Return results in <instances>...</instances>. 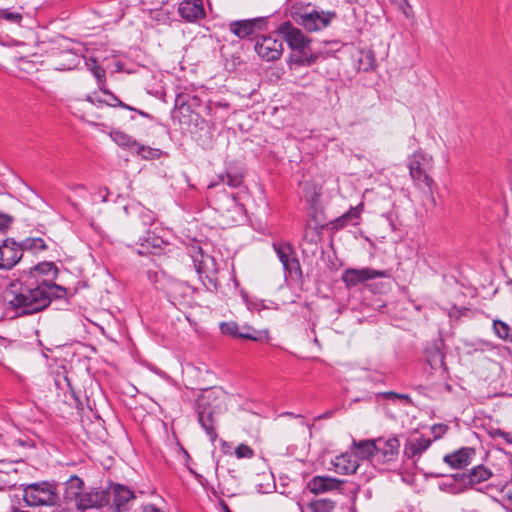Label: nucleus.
Segmentation results:
<instances>
[{
  "instance_id": "obj_1",
  "label": "nucleus",
  "mask_w": 512,
  "mask_h": 512,
  "mask_svg": "<svg viewBox=\"0 0 512 512\" xmlns=\"http://www.w3.org/2000/svg\"><path fill=\"white\" fill-rule=\"evenodd\" d=\"M292 20L307 32H319L326 29L337 17L335 11H325L312 3L296 1L289 8Z\"/></svg>"
},
{
  "instance_id": "obj_2",
  "label": "nucleus",
  "mask_w": 512,
  "mask_h": 512,
  "mask_svg": "<svg viewBox=\"0 0 512 512\" xmlns=\"http://www.w3.org/2000/svg\"><path fill=\"white\" fill-rule=\"evenodd\" d=\"M58 268L51 261H45L34 266V278L43 276L42 283L34 289V312L47 307L52 298H61L66 289L53 281L57 277Z\"/></svg>"
},
{
  "instance_id": "obj_3",
  "label": "nucleus",
  "mask_w": 512,
  "mask_h": 512,
  "mask_svg": "<svg viewBox=\"0 0 512 512\" xmlns=\"http://www.w3.org/2000/svg\"><path fill=\"white\" fill-rule=\"evenodd\" d=\"M84 482L78 476H72L66 483L64 497L68 502H74L77 510L101 508L108 504L109 493L100 489L84 491Z\"/></svg>"
},
{
  "instance_id": "obj_4",
  "label": "nucleus",
  "mask_w": 512,
  "mask_h": 512,
  "mask_svg": "<svg viewBox=\"0 0 512 512\" xmlns=\"http://www.w3.org/2000/svg\"><path fill=\"white\" fill-rule=\"evenodd\" d=\"M276 34L291 49L289 64H304L309 61L311 39L300 28L294 26L290 21H285L278 27Z\"/></svg>"
},
{
  "instance_id": "obj_5",
  "label": "nucleus",
  "mask_w": 512,
  "mask_h": 512,
  "mask_svg": "<svg viewBox=\"0 0 512 512\" xmlns=\"http://www.w3.org/2000/svg\"><path fill=\"white\" fill-rule=\"evenodd\" d=\"M433 167V157L421 150L414 152L408 163L409 174L416 185L423 184L431 189L434 180L428 175V171Z\"/></svg>"
},
{
  "instance_id": "obj_6",
  "label": "nucleus",
  "mask_w": 512,
  "mask_h": 512,
  "mask_svg": "<svg viewBox=\"0 0 512 512\" xmlns=\"http://www.w3.org/2000/svg\"><path fill=\"white\" fill-rule=\"evenodd\" d=\"M5 307H0V321L4 318H16L32 313V298L16 291H7L4 295Z\"/></svg>"
},
{
  "instance_id": "obj_7",
  "label": "nucleus",
  "mask_w": 512,
  "mask_h": 512,
  "mask_svg": "<svg viewBox=\"0 0 512 512\" xmlns=\"http://www.w3.org/2000/svg\"><path fill=\"white\" fill-rule=\"evenodd\" d=\"M374 465L386 464L397 459L400 442L396 437H379L374 439Z\"/></svg>"
},
{
  "instance_id": "obj_8",
  "label": "nucleus",
  "mask_w": 512,
  "mask_h": 512,
  "mask_svg": "<svg viewBox=\"0 0 512 512\" xmlns=\"http://www.w3.org/2000/svg\"><path fill=\"white\" fill-rule=\"evenodd\" d=\"M23 256V246L11 238H7L0 244V269H12Z\"/></svg>"
},
{
  "instance_id": "obj_9",
  "label": "nucleus",
  "mask_w": 512,
  "mask_h": 512,
  "mask_svg": "<svg viewBox=\"0 0 512 512\" xmlns=\"http://www.w3.org/2000/svg\"><path fill=\"white\" fill-rule=\"evenodd\" d=\"M255 51L263 61H275L283 52L282 41L272 36H263L256 42Z\"/></svg>"
},
{
  "instance_id": "obj_10",
  "label": "nucleus",
  "mask_w": 512,
  "mask_h": 512,
  "mask_svg": "<svg viewBox=\"0 0 512 512\" xmlns=\"http://www.w3.org/2000/svg\"><path fill=\"white\" fill-rule=\"evenodd\" d=\"M273 248L282 263L284 270L290 276L299 275L301 272L300 264L292 246L286 242H278L273 244Z\"/></svg>"
},
{
  "instance_id": "obj_11",
  "label": "nucleus",
  "mask_w": 512,
  "mask_h": 512,
  "mask_svg": "<svg viewBox=\"0 0 512 512\" xmlns=\"http://www.w3.org/2000/svg\"><path fill=\"white\" fill-rule=\"evenodd\" d=\"M59 500L56 485L52 482L34 484V506L55 505Z\"/></svg>"
},
{
  "instance_id": "obj_12",
  "label": "nucleus",
  "mask_w": 512,
  "mask_h": 512,
  "mask_svg": "<svg viewBox=\"0 0 512 512\" xmlns=\"http://www.w3.org/2000/svg\"><path fill=\"white\" fill-rule=\"evenodd\" d=\"M267 24V18L258 17L254 19L237 20L229 25L230 31L238 38L251 36L256 29H262Z\"/></svg>"
},
{
  "instance_id": "obj_13",
  "label": "nucleus",
  "mask_w": 512,
  "mask_h": 512,
  "mask_svg": "<svg viewBox=\"0 0 512 512\" xmlns=\"http://www.w3.org/2000/svg\"><path fill=\"white\" fill-rule=\"evenodd\" d=\"M385 277L383 271L372 268L347 269L343 274V281L348 286H355L367 280Z\"/></svg>"
},
{
  "instance_id": "obj_14",
  "label": "nucleus",
  "mask_w": 512,
  "mask_h": 512,
  "mask_svg": "<svg viewBox=\"0 0 512 512\" xmlns=\"http://www.w3.org/2000/svg\"><path fill=\"white\" fill-rule=\"evenodd\" d=\"M178 12L188 22H193L205 16L203 0H182Z\"/></svg>"
},
{
  "instance_id": "obj_15",
  "label": "nucleus",
  "mask_w": 512,
  "mask_h": 512,
  "mask_svg": "<svg viewBox=\"0 0 512 512\" xmlns=\"http://www.w3.org/2000/svg\"><path fill=\"white\" fill-rule=\"evenodd\" d=\"M343 481L328 477V476H315L307 484V489L313 494H321L333 490L340 489Z\"/></svg>"
},
{
  "instance_id": "obj_16",
  "label": "nucleus",
  "mask_w": 512,
  "mask_h": 512,
  "mask_svg": "<svg viewBox=\"0 0 512 512\" xmlns=\"http://www.w3.org/2000/svg\"><path fill=\"white\" fill-rule=\"evenodd\" d=\"M332 465L335 472L344 475L355 473L359 467L356 456L353 455L351 451L335 457L332 461Z\"/></svg>"
},
{
  "instance_id": "obj_17",
  "label": "nucleus",
  "mask_w": 512,
  "mask_h": 512,
  "mask_svg": "<svg viewBox=\"0 0 512 512\" xmlns=\"http://www.w3.org/2000/svg\"><path fill=\"white\" fill-rule=\"evenodd\" d=\"M474 455L475 451L472 448H461L445 455L444 462L454 469H462L472 462Z\"/></svg>"
},
{
  "instance_id": "obj_18",
  "label": "nucleus",
  "mask_w": 512,
  "mask_h": 512,
  "mask_svg": "<svg viewBox=\"0 0 512 512\" xmlns=\"http://www.w3.org/2000/svg\"><path fill=\"white\" fill-rule=\"evenodd\" d=\"M111 494L113 495V503L117 512L126 510V504L135 497L133 491L120 484L111 486Z\"/></svg>"
},
{
  "instance_id": "obj_19",
  "label": "nucleus",
  "mask_w": 512,
  "mask_h": 512,
  "mask_svg": "<svg viewBox=\"0 0 512 512\" xmlns=\"http://www.w3.org/2000/svg\"><path fill=\"white\" fill-rule=\"evenodd\" d=\"M351 452L356 456L358 462L359 460H370V462L374 465V440H362L359 442L354 441L352 444Z\"/></svg>"
},
{
  "instance_id": "obj_20",
  "label": "nucleus",
  "mask_w": 512,
  "mask_h": 512,
  "mask_svg": "<svg viewBox=\"0 0 512 512\" xmlns=\"http://www.w3.org/2000/svg\"><path fill=\"white\" fill-rule=\"evenodd\" d=\"M195 265L197 271L201 275H205V277L212 279L218 273V265L214 257L208 254H201L200 259H195Z\"/></svg>"
},
{
  "instance_id": "obj_21",
  "label": "nucleus",
  "mask_w": 512,
  "mask_h": 512,
  "mask_svg": "<svg viewBox=\"0 0 512 512\" xmlns=\"http://www.w3.org/2000/svg\"><path fill=\"white\" fill-rule=\"evenodd\" d=\"M492 473L484 466H477L473 468L470 473L460 475V481L465 485H476L488 480Z\"/></svg>"
},
{
  "instance_id": "obj_22",
  "label": "nucleus",
  "mask_w": 512,
  "mask_h": 512,
  "mask_svg": "<svg viewBox=\"0 0 512 512\" xmlns=\"http://www.w3.org/2000/svg\"><path fill=\"white\" fill-rule=\"evenodd\" d=\"M427 363L429 364L432 371L445 376L447 368L444 362V355L438 348L427 350Z\"/></svg>"
},
{
  "instance_id": "obj_23",
  "label": "nucleus",
  "mask_w": 512,
  "mask_h": 512,
  "mask_svg": "<svg viewBox=\"0 0 512 512\" xmlns=\"http://www.w3.org/2000/svg\"><path fill=\"white\" fill-rule=\"evenodd\" d=\"M363 211V203L359 204L356 207L350 208L348 212L340 216L334 221L335 228H344L345 226L352 224L357 225L360 219V215Z\"/></svg>"
},
{
  "instance_id": "obj_24",
  "label": "nucleus",
  "mask_w": 512,
  "mask_h": 512,
  "mask_svg": "<svg viewBox=\"0 0 512 512\" xmlns=\"http://www.w3.org/2000/svg\"><path fill=\"white\" fill-rule=\"evenodd\" d=\"M220 330L223 334L232 337H239L242 339H248L252 341H259L260 338L254 333L239 332V326L234 321L222 322L220 324Z\"/></svg>"
},
{
  "instance_id": "obj_25",
  "label": "nucleus",
  "mask_w": 512,
  "mask_h": 512,
  "mask_svg": "<svg viewBox=\"0 0 512 512\" xmlns=\"http://www.w3.org/2000/svg\"><path fill=\"white\" fill-rule=\"evenodd\" d=\"M431 445V440L425 437H419L410 440L406 446L405 453L409 456H415L425 451Z\"/></svg>"
},
{
  "instance_id": "obj_26",
  "label": "nucleus",
  "mask_w": 512,
  "mask_h": 512,
  "mask_svg": "<svg viewBox=\"0 0 512 512\" xmlns=\"http://www.w3.org/2000/svg\"><path fill=\"white\" fill-rule=\"evenodd\" d=\"M110 137L117 145L125 148H132L137 145L136 141L130 135L120 130L111 131Z\"/></svg>"
},
{
  "instance_id": "obj_27",
  "label": "nucleus",
  "mask_w": 512,
  "mask_h": 512,
  "mask_svg": "<svg viewBox=\"0 0 512 512\" xmlns=\"http://www.w3.org/2000/svg\"><path fill=\"white\" fill-rule=\"evenodd\" d=\"M23 19V16L21 13L17 11H12L8 8L6 9H0V22L1 21H7L11 24H21V21Z\"/></svg>"
},
{
  "instance_id": "obj_28",
  "label": "nucleus",
  "mask_w": 512,
  "mask_h": 512,
  "mask_svg": "<svg viewBox=\"0 0 512 512\" xmlns=\"http://www.w3.org/2000/svg\"><path fill=\"white\" fill-rule=\"evenodd\" d=\"M309 507L313 512H332L335 503L328 499H319L312 502Z\"/></svg>"
},
{
  "instance_id": "obj_29",
  "label": "nucleus",
  "mask_w": 512,
  "mask_h": 512,
  "mask_svg": "<svg viewBox=\"0 0 512 512\" xmlns=\"http://www.w3.org/2000/svg\"><path fill=\"white\" fill-rule=\"evenodd\" d=\"M493 329L499 338H501V339L508 338L509 332H510V327L508 326V324H506L500 320H494Z\"/></svg>"
},
{
  "instance_id": "obj_30",
  "label": "nucleus",
  "mask_w": 512,
  "mask_h": 512,
  "mask_svg": "<svg viewBox=\"0 0 512 512\" xmlns=\"http://www.w3.org/2000/svg\"><path fill=\"white\" fill-rule=\"evenodd\" d=\"M220 180L231 187H238L242 183V178L240 176H235L228 173L226 175H221Z\"/></svg>"
},
{
  "instance_id": "obj_31",
  "label": "nucleus",
  "mask_w": 512,
  "mask_h": 512,
  "mask_svg": "<svg viewBox=\"0 0 512 512\" xmlns=\"http://www.w3.org/2000/svg\"><path fill=\"white\" fill-rule=\"evenodd\" d=\"M235 454L238 458H251L253 456V450L246 444H240L236 448Z\"/></svg>"
},
{
  "instance_id": "obj_32",
  "label": "nucleus",
  "mask_w": 512,
  "mask_h": 512,
  "mask_svg": "<svg viewBox=\"0 0 512 512\" xmlns=\"http://www.w3.org/2000/svg\"><path fill=\"white\" fill-rule=\"evenodd\" d=\"M91 72L94 77L98 80L100 88H104V78H105V70L103 66H92Z\"/></svg>"
},
{
  "instance_id": "obj_33",
  "label": "nucleus",
  "mask_w": 512,
  "mask_h": 512,
  "mask_svg": "<svg viewBox=\"0 0 512 512\" xmlns=\"http://www.w3.org/2000/svg\"><path fill=\"white\" fill-rule=\"evenodd\" d=\"M447 426L444 424H436L432 426L431 431L434 436V440L440 439L447 431Z\"/></svg>"
},
{
  "instance_id": "obj_34",
  "label": "nucleus",
  "mask_w": 512,
  "mask_h": 512,
  "mask_svg": "<svg viewBox=\"0 0 512 512\" xmlns=\"http://www.w3.org/2000/svg\"><path fill=\"white\" fill-rule=\"evenodd\" d=\"M13 219L10 215L0 212V231H6L11 225Z\"/></svg>"
},
{
  "instance_id": "obj_35",
  "label": "nucleus",
  "mask_w": 512,
  "mask_h": 512,
  "mask_svg": "<svg viewBox=\"0 0 512 512\" xmlns=\"http://www.w3.org/2000/svg\"><path fill=\"white\" fill-rule=\"evenodd\" d=\"M32 489V484L28 485L22 492V500L26 506H32V502L29 500V490Z\"/></svg>"
},
{
  "instance_id": "obj_36",
  "label": "nucleus",
  "mask_w": 512,
  "mask_h": 512,
  "mask_svg": "<svg viewBox=\"0 0 512 512\" xmlns=\"http://www.w3.org/2000/svg\"><path fill=\"white\" fill-rule=\"evenodd\" d=\"M46 249L45 241L41 238H34V251Z\"/></svg>"
},
{
  "instance_id": "obj_37",
  "label": "nucleus",
  "mask_w": 512,
  "mask_h": 512,
  "mask_svg": "<svg viewBox=\"0 0 512 512\" xmlns=\"http://www.w3.org/2000/svg\"><path fill=\"white\" fill-rule=\"evenodd\" d=\"M239 332L254 333V334H256L260 338L259 332L254 330V329H252L251 327H248V326H243L241 328L239 327Z\"/></svg>"
},
{
  "instance_id": "obj_38",
  "label": "nucleus",
  "mask_w": 512,
  "mask_h": 512,
  "mask_svg": "<svg viewBox=\"0 0 512 512\" xmlns=\"http://www.w3.org/2000/svg\"><path fill=\"white\" fill-rule=\"evenodd\" d=\"M499 435L505 439L506 442L512 443V433L500 431Z\"/></svg>"
},
{
  "instance_id": "obj_39",
  "label": "nucleus",
  "mask_w": 512,
  "mask_h": 512,
  "mask_svg": "<svg viewBox=\"0 0 512 512\" xmlns=\"http://www.w3.org/2000/svg\"><path fill=\"white\" fill-rule=\"evenodd\" d=\"M86 100L92 104H94V100L92 99L91 96H87Z\"/></svg>"
},
{
  "instance_id": "obj_40",
  "label": "nucleus",
  "mask_w": 512,
  "mask_h": 512,
  "mask_svg": "<svg viewBox=\"0 0 512 512\" xmlns=\"http://www.w3.org/2000/svg\"><path fill=\"white\" fill-rule=\"evenodd\" d=\"M210 397H211V393H208V395H206V396H204V397H203V400H204L205 398H208V399H209Z\"/></svg>"
},
{
  "instance_id": "obj_41",
  "label": "nucleus",
  "mask_w": 512,
  "mask_h": 512,
  "mask_svg": "<svg viewBox=\"0 0 512 512\" xmlns=\"http://www.w3.org/2000/svg\"><path fill=\"white\" fill-rule=\"evenodd\" d=\"M208 430L209 433L213 432V428H209Z\"/></svg>"
}]
</instances>
